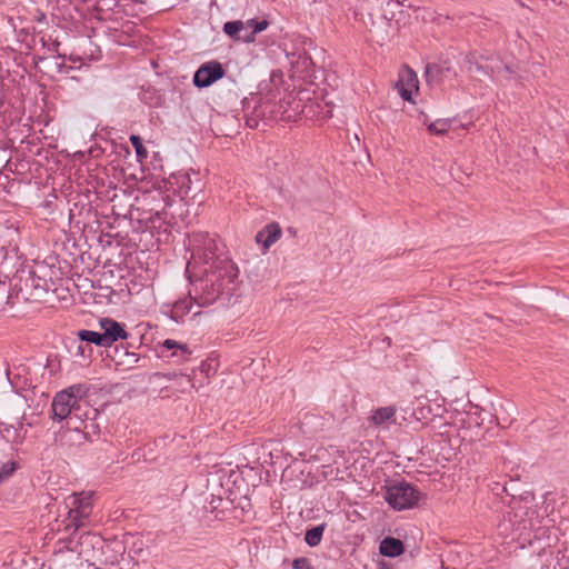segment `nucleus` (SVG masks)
Segmentation results:
<instances>
[{
  "label": "nucleus",
  "instance_id": "nucleus-25",
  "mask_svg": "<svg viewBox=\"0 0 569 569\" xmlns=\"http://www.w3.org/2000/svg\"><path fill=\"white\" fill-rule=\"evenodd\" d=\"M251 30H252L251 28H248L244 31H242L241 34L242 36H250Z\"/></svg>",
  "mask_w": 569,
  "mask_h": 569
},
{
  "label": "nucleus",
  "instance_id": "nucleus-27",
  "mask_svg": "<svg viewBox=\"0 0 569 569\" xmlns=\"http://www.w3.org/2000/svg\"><path fill=\"white\" fill-rule=\"evenodd\" d=\"M83 348L82 346H78V355H83Z\"/></svg>",
  "mask_w": 569,
  "mask_h": 569
},
{
  "label": "nucleus",
  "instance_id": "nucleus-18",
  "mask_svg": "<svg viewBox=\"0 0 569 569\" xmlns=\"http://www.w3.org/2000/svg\"><path fill=\"white\" fill-rule=\"evenodd\" d=\"M130 142L132 143L134 150H136V153H137V158H138V161L139 162H142L144 159H147L148 157V151L147 149L143 147L142 142H141V139L140 137L136 136V134H132L130 137Z\"/></svg>",
  "mask_w": 569,
  "mask_h": 569
},
{
  "label": "nucleus",
  "instance_id": "nucleus-12",
  "mask_svg": "<svg viewBox=\"0 0 569 569\" xmlns=\"http://www.w3.org/2000/svg\"><path fill=\"white\" fill-rule=\"evenodd\" d=\"M421 122L423 126H426L429 133L433 136L446 134L452 126L451 119H436L430 121L426 114L421 116Z\"/></svg>",
  "mask_w": 569,
  "mask_h": 569
},
{
  "label": "nucleus",
  "instance_id": "nucleus-19",
  "mask_svg": "<svg viewBox=\"0 0 569 569\" xmlns=\"http://www.w3.org/2000/svg\"><path fill=\"white\" fill-rule=\"evenodd\" d=\"M246 22H252L251 23V32L252 33V37L254 38V36L263 30L267 29L268 27V22L266 20H261V21H254L253 19L251 20H247Z\"/></svg>",
  "mask_w": 569,
  "mask_h": 569
},
{
  "label": "nucleus",
  "instance_id": "nucleus-20",
  "mask_svg": "<svg viewBox=\"0 0 569 569\" xmlns=\"http://www.w3.org/2000/svg\"><path fill=\"white\" fill-rule=\"evenodd\" d=\"M16 470L14 462H7L0 468V482L9 478Z\"/></svg>",
  "mask_w": 569,
  "mask_h": 569
},
{
  "label": "nucleus",
  "instance_id": "nucleus-21",
  "mask_svg": "<svg viewBox=\"0 0 569 569\" xmlns=\"http://www.w3.org/2000/svg\"><path fill=\"white\" fill-rule=\"evenodd\" d=\"M163 348L168 349V350H171V349H174V348H178L180 350H182L183 352H188V349L186 346L183 345H180L178 343L177 341L174 340H171V339H167L163 341L162 343Z\"/></svg>",
  "mask_w": 569,
  "mask_h": 569
},
{
  "label": "nucleus",
  "instance_id": "nucleus-5",
  "mask_svg": "<svg viewBox=\"0 0 569 569\" xmlns=\"http://www.w3.org/2000/svg\"><path fill=\"white\" fill-rule=\"evenodd\" d=\"M397 89L403 100L412 101L413 94L419 90V81L416 72L408 67L401 68Z\"/></svg>",
  "mask_w": 569,
  "mask_h": 569
},
{
  "label": "nucleus",
  "instance_id": "nucleus-8",
  "mask_svg": "<svg viewBox=\"0 0 569 569\" xmlns=\"http://www.w3.org/2000/svg\"><path fill=\"white\" fill-rule=\"evenodd\" d=\"M396 411L392 406L377 408L372 411L370 421L377 427L388 429L397 423Z\"/></svg>",
  "mask_w": 569,
  "mask_h": 569
},
{
  "label": "nucleus",
  "instance_id": "nucleus-4",
  "mask_svg": "<svg viewBox=\"0 0 569 569\" xmlns=\"http://www.w3.org/2000/svg\"><path fill=\"white\" fill-rule=\"evenodd\" d=\"M418 490L407 482H395L386 486L383 498L395 510L413 508L419 500Z\"/></svg>",
  "mask_w": 569,
  "mask_h": 569
},
{
  "label": "nucleus",
  "instance_id": "nucleus-3",
  "mask_svg": "<svg viewBox=\"0 0 569 569\" xmlns=\"http://www.w3.org/2000/svg\"><path fill=\"white\" fill-rule=\"evenodd\" d=\"M383 2L391 3V0H357L353 9V17L370 31H375L382 40L388 36L389 20L380 16L375 20V14L381 11Z\"/></svg>",
  "mask_w": 569,
  "mask_h": 569
},
{
  "label": "nucleus",
  "instance_id": "nucleus-7",
  "mask_svg": "<svg viewBox=\"0 0 569 569\" xmlns=\"http://www.w3.org/2000/svg\"><path fill=\"white\" fill-rule=\"evenodd\" d=\"M99 326L109 346L119 339H127L128 337L124 328L113 319L102 318L99 320Z\"/></svg>",
  "mask_w": 569,
  "mask_h": 569
},
{
  "label": "nucleus",
  "instance_id": "nucleus-10",
  "mask_svg": "<svg viewBox=\"0 0 569 569\" xmlns=\"http://www.w3.org/2000/svg\"><path fill=\"white\" fill-rule=\"evenodd\" d=\"M252 22H243V21H229L226 22L223 26V31L229 37L241 40L243 42H252L253 37L252 33L250 36H242L241 32L251 27Z\"/></svg>",
  "mask_w": 569,
  "mask_h": 569
},
{
  "label": "nucleus",
  "instance_id": "nucleus-24",
  "mask_svg": "<svg viewBox=\"0 0 569 569\" xmlns=\"http://www.w3.org/2000/svg\"><path fill=\"white\" fill-rule=\"evenodd\" d=\"M73 429H74V431L77 432V436H78L79 438H83V436H82V433H81V431H80V427H79V426H73Z\"/></svg>",
  "mask_w": 569,
  "mask_h": 569
},
{
  "label": "nucleus",
  "instance_id": "nucleus-1",
  "mask_svg": "<svg viewBox=\"0 0 569 569\" xmlns=\"http://www.w3.org/2000/svg\"><path fill=\"white\" fill-rule=\"evenodd\" d=\"M190 244L193 249L192 261L188 263V269L199 262L208 266L203 269L204 277L193 283L196 305L209 306L222 295H233L239 271L232 261L216 253L218 249L216 240L198 234L190 240Z\"/></svg>",
  "mask_w": 569,
  "mask_h": 569
},
{
  "label": "nucleus",
  "instance_id": "nucleus-6",
  "mask_svg": "<svg viewBox=\"0 0 569 569\" xmlns=\"http://www.w3.org/2000/svg\"><path fill=\"white\" fill-rule=\"evenodd\" d=\"M223 77V69L218 62L201 66L194 73L193 82L199 88L209 87Z\"/></svg>",
  "mask_w": 569,
  "mask_h": 569
},
{
  "label": "nucleus",
  "instance_id": "nucleus-11",
  "mask_svg": "<svg viewBox=\"0 0 569 569\" xmlns=\"http://www.w3.org/2000/svg\"><path fill=\"white\" fill-rule=\"evenodd\" d=\"M191 295L192 292L190 291L188 297L179 299L173 303L171 308V318L176 322L182 321L183 318L191 311L193 303H196L194 297Z\"/></svg>",
  "mask_w": 569,
  "mask_h": 569
},
{
  "label": "nucleus",
  "instance_id": "nucleus-14",
  "mask_svg": "<svg viewBox=\"0 0 569 569\" xmlns=\"http://www.w3.org/2000/svg\"><path fill=\"white\" fill-rule=\"evenodd\" d=\"M89 507L90 503L87 498L74 496L72 498V509L70 511L73 520L78 521L79 517H87L89 515Z\"/></svg>",
  "mask_w": 569,
  "mask_h": 569
},
{
  "label": "nucleus",
  "instance_id": "nucleus-22",
  "mask_svg": "<svg viewBox=\"0 0 569 569\" xmlns=\"http://www.w3.org/2000/svg\"><path fill=\"white\" fill-rule=\"evenodd\" d=\"M292 566L295 569H303V568L309 569V561L306 558H298V559L293 560Z\"/></svg>",
  "mask_w": 569,
  "mask_h": 569
},
{
  "label": "nucleus",
  "instance_id": "nucleus-17",
  "mask_svg": "<svg viewBox=\"0 0 569 569\" xmlns=\"http://www.w3.org/2000/svg\"><path fill=\"white\" fill-rule=\"evenodd\" d=\"M323 533V527H315L306 532L305 540L310 547H316L320 543Z\"/></svg>",
  "mask_w": 569,
  "mask_h": 569
},
{
  "label": "nucleus",
  "instance_id": "nucleus-23",
  "mask_svg": "<svg viewBox=\"0 0 569 569\" xmlns=\"http://www.w3.org/2000/svg\"><path fill=\"white\" fill-rule=\"evenodd\" d=\"M468 418H469V423H475L478 427L481 426V423H482V420L481 421L479 420L478 408H476L475 412H469Z\"/></svg>",
  "mask_w": 569,
  "mask_h": 569
},
{
  "label": "nucleus",
  "instance_id": "nucleus-2",
  "mask_svg": "<svg viewBox=\"0 0 569 569\" xmlns=\"http://www.w3.org/2000/svg\"><path fill=\"white\" fill-rule=\"evenodd\" d=\"M88 391L87 386L74 385L58 392L52 401L53 419H68V423L72 420L82 422L88 419L92 411L87 400Z\"/></svg>",
  "mask_w": 569,
  "mask_h": 569
},
{
  "label": "nucleus",
  "instance_id": "nucleus-13",
  "mask_svg": "<svg viewBox=\"0 0 569 569\" xmlns=\"http://www.w3.org/2000/svg\"><path fill=\"white\" fill-rule=\"evenodd\" d=\"M379 550L386 557H397L403 552V545L399 539L388 537L380 542Z\"/></svg>",
  "mask_w": 569,
  "mask_h": 569
},
{
  "label": "nucleus",
  "instance_id": "nucleus-16",
  "mask_svg": "<svg viewBox=\"0 0 569 569\" xmlns=\"http://www.w3.org/2000/svg\"><path fill=\"white\" fill-rule=\"evenodd\" d=\"M172 180H174V183L179 186L178 192L181 197H184L189 193L191 179L188 173L174 174L170 178L169 182L173 183Z\"/></svg>",
  "mask_w": 569,
  "mask_h": 569
},
{
  "label": "nucleus",
  "instance_id": "nucleus-9",
  "mask_svg": "<svg viewBox=\"0 0 569 569\" xmlns=\"http://www.w3.org/2000/svg\"><path fill=\"white\" fill-rule=\"evenodd\" d=\"M281 234V228L277 223H271L256 234V241L262 246L263 251H267L280 239Z\"/></svg>",
  "mask_w": 569,
  "mask_h": 569
},
{
  "label": "nucleus",
  "instance_id": "nucleus-26",
  "mask_svg": "<svg viewBox=\"0 0 569 569\" xmlns=\"http://www.w3.org/2000/svg\"><path fill=\"white\" fill-rule=\"evenodd\" d=\"M433 68H435V67H431V66H428V67H427V69H426V73H427V76H428V77L430 76V73H431V71H432V69H433Z\"/></svg>",
  "mask_w": 569,
  "mask_h": 569
},
{
  "label": "nucleus",
  "instance_id": "nucleus-15",
  "mask_svg": "<svg viewBox=\"0 0 569 569\" xmlns=\"http://www.w3.org/2000/svg\"><path fill=\"white\" fill-rule=\"evenodd\" d=\"M78 337L82 341L91 342L97 346L108 347L109 345L106 341V338H103L102 332L91 331V330H80L78 332Z\"/></svg>",
  "mask_w": 569,
  "mask_h": 569
}]
</instances>
